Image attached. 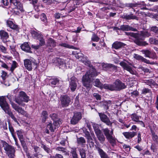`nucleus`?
Segmentation results:
<instances>
[{
	"instance_id": "51",
	"label": "nucleus",
	"mask_w": 158,
	"mask_h": 158,
	"mask_svg": "<svg viewBox=\"0 0 158 158\" xmlns=\"http://www.w3.org/2000/svg\"><path fill=\"white\" fill-rule=\"evenodd\" d=\"M0 126L1 127H2L4 130H7V129L6 121L2 122L0 121Z\"/></svg>"
},
{
	"instance_id": "16",
	"label": "nucleus",
	"mask_w": 158,
	"mask_h": 158,
	"mask_svg": "<svg viewBox=\"0 0 158 158\" xmlns=\"http://www.w3.org/2000/svg\"><path fill=\"white\" fill-rule=\"evenodd\" d=\"M11 104L13 108L19 113L22 115H24L26 114V111H25L22 107L14 102H11Z\"/></svg>"
},
{
	"instance_id": "35",
	"label": "nucleus",
	"mask_w": 158,
	"mask_h": 158,
	"mask_svg": "<svg viewBox=\"0 0 158 158\" xmlns=\"http://www.w3.org/2000/svg\"><path fill=\"white\" fill-rule=\"evenodd\" d=\"M48 114L46 111H43L41 113V117L42 118V121L43 123H44L46 120L48 118Z\"/></svg>"
},
{
	"instance_id": "54",
	"label": "nucleus",
	"mask_w": 158,
	"mask_h": 158,
	"mask_svg": "<svg viewBox=\"0 0 158 158\" xmlns=\"http://www.w3.org/2000/svg\"><path fill=\"white\" fill-rule=\"evenodd\" d=\"M99 39V38L95 33L93 34L91 38L92 41L94 42H98Z\"/></svg>"
},
{
	"instance_id": "44",
	"label": "nucleus",
	"mask_w": 158,
	"mask_h": 158,
	"mask_svg": "<svg viewBox=\"0 0 158 158\" xmlns=\"http://www.w3.org/2000/svg\"><path fill=\"white\" fill-rule=\"evenodd\" d=\"M79 152L81 158H86L85 150L83 148L80 149Z\"/></svg>"
},
{
	"instance_id": "43",
	"label": "nucleus",
	"mask_w": 158,
	"mask_h": 158,
	"mask_svg": "<svg viewBox=\"0 0 158 158\" xmlns=\"http://www.w3.org/2000/svg\"><path fill=\"white\" fill-rule=\"evenodd\" d=\"M140 4L135 3H127L125 4V6L127 7H129L131 8H133L134 7H135L138 6V5H140Z\"/></svg>"
},
{
	"instance_id": "58",
	"label": "nucleus",
	"mask_w": 158,
	"mask_h": 158,
	"mask_svg": "<svg viewBox=\"0 0 158 158\" xmlns=\"http://www.w3.org/2000/svg\"><path fill=\"white\" fill-rule=\"evenodd\" d=\"M73 53L74 54H75L76 53V55L75 56L76 57L77 59H79L80 60H81V58L83 56V54L81 53H77L76 52H73Z\"/></svg>"
},
{
	"instance_id": "27",
	"label": "nucleus",
	"mask_w": 158,
	"mask_h": 158,
	"mask_svg": "<svg viewBox=\"0 0 158 158\" xmlns=\"http://www.w3.org/2000/svg\"><path fill=\"white\" fill-rule=\"evenodd\" d=\"M98 140L101 143L103 144L105 140V138L101 131L95 133Z\"/></svg>"
},
{
	"instance_id": "26",
	"label": "nucleus",
	"mask_w": 158,
	"mask_h": 158,
	"mask_svg": "<svg viewBox=\"0 0 158 158\" xmlns=\"http://www.w3.org/2000/svg\"><path fill=\"white\" fill-rule=\"evenodd\" d=\"M123 134L127 139H130L136 135L137 133L135 132H123Z\"/></svg>"
},
{
	"instance_id": "7",
	"label": "nucleus",
	"mask_w": 158,
	"mask_h": 158,
	"mask_svg": "<svg viewBox=\"0 0 158 158\" xmlns=\"http://www.w3.org/2000/svg\"><path fill=\"white\" fill-rule=\"evenodd\" d=\"M3 147L6 153L8 156L10 158H14L15 152L14 148L6 143L4 144Z\"/></svg>"
},
{
	"instance_id": "30",
	"label": "nucleus",
	"mask_w": 158,
	"mask_h": 158,
	"mask_svg": "<svg viewBox=\"0 0 158 158\" xmlns=\"http://www.w3.org/2000/svg\"><path fill=\"white\" fill-rule=\"evenodd\" d=\"M8 26L12 29L18 31L19 28L18 25L14 24L11 21H7L6 22Z\"/></svg>"
},
{
	"instance_id": "48",
	"label": "nucleus",
	"mask_w": 158,
	"mask_h": 158,
	"mask_svg": "<svg viewBox=\"0 0 158 158\" xmlns=\"http://www.w3.org/2000/svg\"><path fill=\"white\" fill-rule=\"evenodd\" d=\"M144 83L146 84L147 85L149 86L153 85L154 83V81L152 79L148 80H144Z\"/></svg>"
},
{
	"instance_id": "61",
	"label": "nucleus",
	"mask_w": 158,
	"mask_h": 158,
	"mask_svg": "<svg viewBox=\"0 0 158 158\" xmlns=\"http://www.w3.org/2000/svg\"><path fill=\"white\" fill-rule=\"evenodd\" d=\"M1 77L3 80H4L6 79V76L7 75V73L4 71H2L1 73Z\"/></svg>"
},
{
	"instance_id": "41",
	"label": "nucleus",
	"mask_w": 158,
	"mask_h": 158,
	"mask_svg": "<svg viewBox=\"0 0 158 158\" xmlns=\"http://www.w3.org/2000/svg\"><path fill=\"white\" fill-rule=\"evenodd\" d=\"M92 125L93 127L95 133L101 131V130L99 128V126L98 124L92 123Z\"/></svg>"
},
{
	"instance_id": "29",
	"label": "nucleus",
	"mask_w": 158,
	"mask_h": 158,
	"mask_svg": "<svg viewBox=\"0 0 158 158\" xmlns=\"http://www.w3.org/2000/svg\"><path fill=\"white\" fill-rule=\"evenodd\" d=\"M13 4L16 6L17 8L21 11L23 12L24 11L23 8V4L19 1L15 0L13 2Z\"/></svg>"
},
{
	"instance_id": "18",
	"label": "nucleus",
	"mask_w": 158,
	"mask_h": 158,
	"mask_svg": "<svg viewBox=\"0 0 158 158\" xmlns=\"http://www.w3.org/2000/svg\"><path fill=\"white\" fill-rule=\"evenodd\" d=\"M69 60V59H68L64 60L58 58L57 59V61L60 68H64L67 67L66 64H68V62Z\"/></svg>"
},
{
	"instance_id": "5",
	"label": "nucleus",
	"mask_w": 158,
	"mask_h": 158,
	"mask_svg": "<svg viewBox=\"0 0 158 158\" xmlns=\"http://www.w3.org/2000/svg\"><path fill=\"white\" fill-rule=\"evenodd\" d=\"M106 139L111 145L114 147L116 145V139L113 136V130L112 129L111 131L107 128L102 129Z\"/></svg>"
},
{
	"instance_id": "1",
	"label": "nucleus",
	"mask_w": 158,
	"mask_h": 158,
	"mask_svg": "<svg viewBox=\"0 0 158 158\" xmlns=\"http://www.w3.org/2000/svg\"><path fill=\"white\" fill-rule=\"evenodd\" d=\"M98 75L95 69L92 67L83 76L82 81L83 85L87 89H90L92 87L91 78L96 76Z\"/></svg>"
},
{
	"instance_id": "23",
	"label": "nucleus",
	"mask_w": 158,
	"mask_h": 158,
	"mask_svg": "<svg viewBox=\"0 0 158 158\" xmlns=\"http://www.w3.org/2000/svg\"><path fill=\"white\" fill-rule=\"evenodd\" d=\"M125 44L121 42L115 41L112 45V47L116 49H118L123 47Z\"/></svg>"
},
{
	"instance_id": "15",
	"label": "nucleus",
	"mask_w": 158,
	"mask_h": 158,
	"mask_svg": "<svg viewBox=\"0 0 158 158\" xmlns=\"http://www.w3.org/2000/svg\"><path fill=\"white\" fill-rule=\"evenodd\" d=\"M47 47L49 48L48 51L52 52L53 51L52 48H54L56 46V42L55 40L51 38L48 39L47 42Z\"/></svg>"
},
{
	"instance_id": "10",
	"label": "nucleus",
	"mask_w": 158,
	"mask_h": 158,
	"mask_svg": "<svg viewBox=\"0 0 158 158\" xmlns=\"http://www.w3.org/2000/svg\"><path fill=\"white\" fill-rule=\"evenodd\" d=\"M60 100L61 106L63 107L68 106L71 102L70 98L66 95H61Z\"/></svg>"
},
{
	"instance_id": "20",
	"label": "nucleus",
	"mask_w": 158,
	"mask_h": 158,
	"mask_svg": "<svg viewBox=\"0 0 158 158\" xmlns=\"http://www.w3.org/2000/svg\"><path fill=\"white\" fill-rule=\"evenodd\" d=\"M141 52L145 55L146 57L153 59L156 57V53L155 52H152L149 50H142L141 51Z\"/></svg>"
},
{
	"instance_id": "40",
	"label": "nucleus",
	"mask_w": 158,
	"mask_h": 158,
	"mask_svg": "<svg viewBox=\"0 0 158 158\" xmlns=\"http://www.w3.org/2000/svg\"><path fill=\"white\" fill-rule=\"evenodd\" d=\"M113 3L115 5L121 8H123L125 6V5L122 3L119 0H117L116 1L115 0H113Z\"/></svg>"
},
{
	"instance_id": "33",
	"label": "nucleus",
	"mask_w": 158,
	"mask_h": 158,
	"mask_svg": "<svg viewBox=\"0 0 158 158\" xmlns=\"http://www.w3.org/2000/svg\"><path fill=\"white\" fill-rule=\"evenodd\" d=\"M93 84L94 85L100 88H104L105 89V87L104 86V84L103 85L98 79H96L94 80Z\"/></svg>"
},
{
	"instance_id": "4",
	"label": "nucleus",
	"mask_w": 158,
	"mask_h": 158,
	"mask_svg": "<svg viewBox=\"0 0 158 158\" xmlns=\"http://www.w3.org/2000/svg\"><path fill=\"white\" fill-rule=\"evenodd\" d=\"M125 33L126 35L133 37L134 42L137 45L145 46L148 45L146 42L143 41V39L141 35L133 32H126Z\"/></svg>"
},
{
	"instance_id": "31",
	"label": "nucleus",
	"mask_w": 158,
	"mask_h": 158,
	"mask_svg": "<svg viewBox=\"0 0 158 158\" xmlns=\"http://www.w3.org/2000/svg\"><path fill=\"white\" fill-rule=\"evenodd\" d=\"M77 143L79 145H81L82 147L85 146L86 140L85 138L83 137H80L77 138Z\"/></svg>"
},
{
	"instance_id": "64",
	"label": "nucleus",
	"mask_w": 158,
	"mask_h": 158,
	"mask_svg": "<svg viewBox=\"0 0 158 158\" xmlns=\"http://www.w3.org/2000/svg\"><path fill=\"white\" fill-rule=\"evenodd\" d=\"M151 31H153L155 33H158V27L156 26L152 27L151 28Z\"/></svg>"
},
{
	"instance_id": "8",
	"label": "nucleus",
	"mask_w": 158,
	"mask_h": 158,
	"mask_svg": "<svg viewBox=\"0 0 158 158\" xmlns=\"http://www.w3.org/2000/svg\"><path fill=\"white\" fill-rule=\"evenodd\" d=\"M119 64L124 69L129 72L131 74H135L136 72L132 69V65L131 63L127 62L122 61Z\"/></svg>"
},
{
	"instance_id": "47",
	"label": "nucleus",
	"mask_w": 158,
	"mask_h": 158,
	"mask_svg": "<svg viewBox=\"0 0 158 158\" xmlns=\"http://www.w3.org/2000/svg\"><path fill=\"white\" fill-rule=\"evenodd\" d=\"M43 156V155L40 154L39 152H36L34 153L32 155V156H29V158H39V157H41Z\"/></svg>"
},
{
	"instance_id": "34",
	"label": "nucleus",
	"mask_w": 158,
	"mask_h": 158,
	"mask_svg": "<svg viewBox=\"0 0 158 158\" xmlns=\"http://www.w3.org/2000/svg\"><path fill=\"white\" fill-rule=\"evenodd\" d=\"M31 33L33 37L37 40H38L39 39V38H40L43 35L40 33L34 31H31Z\"/></svg>"
},
{
	"instance_id": "14",
	"label": "nucleus",
	"mask_w": 158,
	"mask_h": 158,
	"mask_svg": "<svg viewBox=\"0 0 158 158\" xmlns=\"http://www.w3.org/2000/svg\"><path fill=\"white\" fill-rule=\"evenodd\" d=\"M81 118L82 115L81 113L79 112L75 113L71 120V124L73 125L76 124Z\"/></svg>"
},
{
	"instance_id": "50",
	"label": "nucleus",
	"mask_w": 158,
	"mask_h": 158,
	"mask_svg": "<svg viewBox=\"0 0 158 158\" xmlns=\"http://www.w3.org/2000/svg\"><path fill=\"white\" fill-rule=\"evenodd\" d=\"M49 116L51 119L54 121V122L59 120L58 119L57 115V114L55 113H53L50 114Z\"/></svg>"
},
{
	"instance_id": "52",
	"label": "nucleus",
	"mask_w": 158,
	"mask_h": 158,
	"mask_svg": "<svg viewBox=\"0 0 158 158\" xmlns=\"http://www.w3.org/2000/svg\"><path fill=\"white\" fill-rule=\"evenodd\" d=\"M40 41V44H39L40 46L44 45L45 44V41L44 39L43 38V36L42 35L39 39H38Z\"/></svg>"
},
{
	"instance_id": "49",
	"label": "nucleus",
	"mask_w": 158,
	"mask_h": 158,
	"mask_svg": "<svg viewBox=\"0 0 158 158\" xmlns=\"http://www.w3.org/2000/svg\"><path fill=\"white\" fill-rule=\"evenodd\" d=\"M152 139L157 143L158 144V136L155 133L152 132Z\"/></svg>"
},
{
	"instance_id": "24",
	"label": "nucleus",
	"mask_w": 158,
	"mask_h": 158,
	"mask_svg": "<svg viewBox=\"0 0 158 158\" xmlns=\"http://www.w3.org/2000/svg\"><path fill=\"white\" fill-rule=\"evenodd\" d=\"M120 29L122 31H137L136 28H133L128 25H122L120 27Z\"/></svg>"
},
{
	"instance_id": "28",
	"label": "nucleus",
	"mask_w": 158,
	"mask_h": 158,
	"mask_svg": "<svg viewBox=\"0 0 158 158\" xmlns=\"http://www.w3.org/2000/svg\"><path fill=\"white\" fill-rule=\"evenodd\" d=\"M0 36L1 39L4 42H6L7 40L9 38V35L4 30H1L0 31Z\"/></svg>"
},
{
	"instance_id": "12",
	"label": "nucleus",
	"mask_w": 158,
	"mask_h": 158,
	"mask_svg": "<svg viewBox=\"0 0 158 158\" xmlns=\"http://www.w3.org/2000/svg\"><path fill=\"white\" fill-rule=\"evenodd\" d=\"M100 120L108 126H111L112 123L110 120L107 116L104 113H98Z\"/></svg>"
},
{
	"instance_id": "17",
	"label": "nucleus",
	"mask_w": 158,
	"mask_h": 158,
	"mask_svg": "<svg viewBox=\"0 0 158 158\" xmlns=\"http://www.w3.org/2000/svg\"><path fill=\"white\" fill-rule=\"evenodd\" d=\"M83 131L85 134V136L87 139V142L89 145H91L92 146L94 144V142L93 141V139L91 137L89 132L85 129L84 128Z\"/></svg>"
},
{
	"instance_id": "6",
	"label": "nucleus",
	"mask_w": 158,
	"mask_h": 158,
	"mask_svg": "<svg viewBox=\"0 0 158 158\" xmlns=\"http://www.w3.org/2000/svg\"><path fill=\"white\" fill-rule=\"evenodd\" d=\"M29 101V97L23 91L20 92L18 97L15 98V101L19 105L24 106L25 104L24 103L27 102Z\"/></svg>"
},
{
	"instance_id": "3",
	"label": "nucleus",
	"mask_w": 158,
	"mask_h": 158,
	"mask_svg": "<svg viewBox=\"0 0 158 158\" xmlns=\"http://www.w3.org/2000/svg\"><path fill=\"white\" fill-rule=\"evenodd\" d=\"M104 86L105 89L111 91H119L126 87L125 84L118 79H117L112 84H104Z\"/></svg>"
},
{
	"instance_id": "56",
	"label": "nucleus",
	"mask_w": 158,
	"mask_h": 158,
	"mask_svg": "<svg viewBox=\"0 0 158 158\" xmlns=\"http://www.w3.org/2000/svg\"><path fill=\"white\" fill-rule=\"evenodd\" d=\"M1 63V66L2 67L6 69L7 70H9V68L8 65L3 61L1 60L0 61Z\"/></svg>"
},
{
	"instance_id": "13",
	"label": "nucleus",
	"mask_w": 158,
	"mask_h": 158,
	"mask_svg": "<svg viewBox=\"0 0 158 158\" xmlns=\"http://www.w3.org/2000/svg\"><path fill=\"white\" fill-rule=\"evenodd\" d=\"M61 123V122L60 120L54 121L53 124L49 123L47 125V128L50 130L51 132H53Z\"/></svg>"
},
{
	"instance_id": "25",
	"label": "nucleus",
	"mask_w": 158,
	"mask_h": 158,
	"mask_svg": "<svg viewBox=\"0 0 158 158\" xmlns=\"http://www.w3.org/2000/svg\"><path fill=\"white\" fill-rule=\"evenodd\" d=\"M21 48L22 49L27 52L32 53L31 50V48L29 46L27 42L24 43L21 46Z\"/></svg>"
},
{
	"instance_id": "38",
	"label": "nucleus",
	"mask_w": 158,
	"mask_h": 158,
	"mask_svg": "<svg viewBox=\"0 0 158 158\" xmlns=\"http://www.w3.org/2000/svg\"><path fill=\"white\" fill-rule=\"evenodd\" d=\"M18 64L15 61H13L11 67L9 69V70L12 73H13L15 69L17 67Z\"/></svg>"
},
{
	"instance_id": "39",
	"label": "nucleus",
	"mask_w": 158,
	"mask_h": 158,
	"mask_svg": "<svg viewBox=\"0 0 158 158\" xmlns=\"http://www.w3.org/2000/svg\"><path fill=\"white\" fill-rule=\"evenodd\" d=\"M140 117V116L138 115L135 113L132 114L131 115V118L132 120L136 122L140 121L139 119Z\"/></svg>"
},
{
	"instance_id": "42",
	"label": "nucleus",
	"mask_w": 158,
	"mask_h": 158,
	"mask_svg": "<svg viewBox=\"0 0 158 158\" xmlns=\"http://www.w3.org/2000/svg\"><path fill=\"white\" fill-rule=\"evenodd\" d=\"M16 133L19 140L23 139V131L22 130L17 131Z\"/></svg>"
},
{
	"instance_id": "9",
	"label": "nucleus",
	"mask_w": 158,
	"mask_h": 158,
	"mask_svg": "<svg viewBox=\"0 0 158 158\" xmlns=\"http://www.w3.org/2000/svg\"><path fill=\"white\" fill-rule=\"evenodd\" d=\"M33 66H35V68H37L38 63L35 61H33L32 62L29 59H26L24 60V65L25 68L29 71H31L32 70V64Z\"/></svg>"
},
{
	"instance_id": "63",
	"label": "nucleus",
	"mask_w": 158,
	"mask_h": 158,
	"mask_svg": "<svg viewBox=\"0 0 158 158\" xmlns=\"http://www.w3.org/2000/svg\"><path fill=\"white\" fill-rule=\"evenodd\" d=\"M50 158H64L63 156L60 154H56L55 156H51Z\"/></svg>"
},
{
	"instance_id": "55",
	"label": "nucleus",
	"mask_w": 158,
	"mask_h": 158,
	"mask_svg": "<svg viewBox=\"0 0 158 158\" xmlns=\"http://www.w3.org/2000/svg\"><path fill=\"white\" fill-rule=\"evenodd\" d=\"M21 143V145L23 148L24 150L27 151V147L26 145V143L25 141L23 140V139L20 140Z\"/></svg>"
},
{
	"instance_id": "53",
	"label": "nucleus",
	"mask_w": 158,
	"mask_h": 158,
	"mask_svg": "<svg viewBox=\"0 0 158 158\" xmlns=\"http://www.w3.org/2000/svg\"><path fill=\"white\" fill-rule=\"evenodd\" d=\"M67 139L68 137L67 136L66 137V138H63L60 142V144L62 146H65L66 143H68Z\"/></svg>"
},
{
	"instance_id": "19",
	"label": "nucleus",
	"mask_w": 158,
	"mask_h": 158,
	"mask_svg": "<svg viewBox=\"0 0 158 158\" xmlns=\"http://www.w3.org/2000/svg\"><path fill=\"white\" fill-rule=\"evenodd\" d=\"M76 81L77 79L74 77H73L71 78V81L69 82V88L73 92L77 88Z\"/></svg>"
},
{
	"instance_id": "22",
	"label": "nucleus",
	"mask_w": 158,
	"mask_h": 158,
	"mask_svg": "<svg viewBox=\"0 0 158 158\" xmlns=\"http://www.w3.org/2000/svg\"><path fill=\"white\" fill-rule=\"evenodd\" d=\"M96 148L98 151L101 158H110L107 154L99 147H96Z\"/></svg>"
},
{
	"instance_id": "59",
	"label": "nucleus",
	"mask_w": 158,
	"mask_h": 158,
	"mask_svg": "<svg viewBox=\"0 0 158 158\" xmlns=\"http://www.w3.org/2000/svg\"><path fill=\"white\" fill-rule=\"evenodd\" d=\"M9 124V129L11 134L15 133V131L13 127L11 124L10 123V121H8Z\"/></svg>"
},
{
	"instance_id": "32",
	"label": "nucleus",
	"mask_w": 158,
	"mask_h": 158,
	"mask_svg": "<svg viewBox=\"0 0 158 158\" xmlns=\"http://www.w3.org/2000/svg\"><path fill=\"white\" fill-rule=\"evenodd\" d=\"M81 60L83 63H84L85 65L89 66L91 69L92 67H93L90 64V61L88 59V58L87 57H84V56L81 58Z\"/></svg>"
},
{
	"instance_id": "21",
	"label": "nucleus",
	"mask_w": 158,
	"mask_h": 158,
	"mask_svg": "<svg viewBox=\"0 0 158 158\" xmlns=\"http://www.w3.org/2000/svg\"><path fill=\"white\" fill-rule=\"evenodd\" d=\"M122 17L123 19H125L127 20L131 19L138 20V18L136 16L132 14H131L130 15H128L127 14H124L122 16Z\"/></svg>"
},
{
	"instance_id": "46",
	"label": "nucleus",
	"mask_w": 158,
	"mask_h": 158,
	"mask_svg": "<svg viewBox=\"0 0 158 158\" xmlns=\"http://www.w3.org/2000/svg\"><path fill=\"white\" fill-rule=\"evenodd\" d=\"M59 45L65 48H69L74 49L75 48V47L73 46L70 45L68 44L65 43L60 44Z\"/></svg>"
},
{
	"instance_id": "36",
	"label": "nucleus",
	"mask_w": 158,
	"mask_h": 158,
	"mask_svg": "<svg viewBox=\"0 0 158 158\" xmlns=\"http://www.w3.org/2000/svg\"><path fill=\"white\" fill-rule=\"evenodd\" d=\"M60 80L57 78H51L49 80V83L52 85H56L58 84Z\"/></svg>"
},
{
	"instance_id": "37",
	"label": "nucleus",
	"mask_w": 158,
	"mask_h": 158,
	"mask_svg": "<svg viewBox=\"0 0 158 158\" xmlns=\"http://www.w3.org/2000/svg\"><path fill=\"white\" fill-rule=\"evenodd\" d=\"M70 153L72 155L73 158H78L76 148H71Z\"/></svg>"
},
{
	"instance_id": "45",
	"label": "nucleus",
	"mask_w": 158,
	"mask_h": 158,
	"mask_svg": "<svg viewBox=\"0 0 158 158\" xmlns=\"http://www.w3.org/2000/svg\"><path fill=\"white\" fill-rule=\"evenodd\" d=\"M149 42L151 44L158 45V40L154 38H150L149 39Z\"/></svg>"
},
{
	"instance_id": "60",
	"label": "nucleus",
	"mask_w": 158,
	"mask_h": 158,
	"mask_svg": "<svg viewBox=\"0 0 158 158\" xmlns=\"http://www.w3.org/2000/svg\"><path fill=\"white\" fill-rule=\"evenodd\" d=\"M41 20L44 22L45 23H46L47 21V19L44 13H42L41 15Z\"/></svg>"
},
{
	"instance_id": "57",
	"label": "nucleus",
	"mask_w": 158,
	"mask_h": 158,
	"mask_svg": "<svg viewBox=\"0 0 158 158\" xmlns=\"http://www.w3.org/2000/svg\"><path fill=\"white\" fill-rule=\"evenodd\" d=\"M110 103L111 102L110 101H108L107 102H104L103 105V106L105 110H106L108 109L109 106H108V105L110 104Z\"/></svg>"
},
{
	"instance_id": "11",
	"label": "nucleus",
	"mask_w": 158,
	"mask_h": 158,
	"mask_svg": "<svg viewBox=\"0 0 158 158\" xmlns=\"http://www.w3.org/2000/svg\"><path fill=\"white\" fill-rule=\"evenodd\" d=\"M103 69L105 71L116 72L117 70V67L111 64L105 63L102 64Z\"/></svg>"
},
{
	"instance_id": "62",
	"label": "nucleus",
	"mask_w": 158,
	"mask_h": 158,
	"mask_svg": "<svg viewBox=\"0 0 158 158\" xmlns=\"http://www.w3.org/2000/svg\"><path fill=\"white\" fill-rule=\"evenodd\" d=\"M150 90L148 88H143L142 91V94H145L147 93H149Z\"/></svg>"
},
{
	"instance_id": "2",
	"label": "nucleus",
	"mask_w": 158,
	"mask_h": 158,
	"mask_svg": "<svg viewBox=\"0 0 158 158\" xmlns=\"http://www.w3.org/2000/svg\"><path fill=\"white\" fill-rule=\"evenodd\" d=\"M0 106L6 113L15 122L19 123L17 119L10 110L9 105L6 101L5 96H0Z\"/></svg>"
}]
</instances>
